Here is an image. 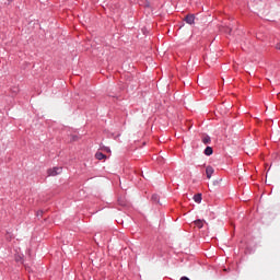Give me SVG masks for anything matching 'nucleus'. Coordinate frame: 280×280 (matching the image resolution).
I'll use <instances>...</instances> for the list:
<instances>
[{
  "label": "nucleus",
  "mask_w": 280,
  "mask_h": 280,
  "mask_svg": "<svg viewBox=\"0 0 280 280\" xmlns=\"http://www.w3.org/2000/svg\"><path fill=\"white\" fill-rule=\"evenodd\" d=\"M58 174H62V167H54L48 170V176H58Z\"/></svg>",
  "instance_id": "f257e3e1"
},
{
  "label": "nucleus",
  "mask_w": 280,
  "mask_h": 280,
  "mask_svg": "<svg viewBox=\"0 0 280 280\" xmlns=\"http://www.w3.org/2000/svg\"><path fill=\"white\" fill-rule=\"evenodd\" d=\"M185 22L188 24V25H194V23H196V15L194 14H188L185 16Z\"/></svg>",
  "instance_id": "f03ea898"
},
{
  "label": "nucleus",
  "mask_w": 280,
  "mask_h": 280,
  "mask_svg": "<svg viewBox=\"0 0 280 280\" xmlns=\"http://www.w3.org/2000/svg\"><path fill=\"white\" fill-rule=\"evenodd\" d=\"M213 172H215V170H213V166H207L206 168L207 178H211V176H213Z\"/></svg>",
  "instance_id": "7ed1b4c3"
},
{
  "label": "nucleus",
  "mask_w": 280,
  "mask_h": 280,
  "mask_svg": "<svg viewBox=\"0 0 280 280\" xmlns=\"http://www.w3.org/2000/svg\"><path fill=\"white\" fill-rule=\"evenodd\" d=\"M192 200H195L197 205H200L202 202V194L194 195Z\"/></svg>",
  "instance_id": "20e7f679"
},
{
  "label": "nucleus",
  "mask_w": 280,
  "mask_h": 280,
  "mask_svg": "<svg viewBox=\"0 0 280 280\" xmlns=\"http://www.w3.org/2000/svg\"><path fill=\"white\" fill-rule=\"evenodd\" d=\"M195 226H197V229H202V226H205V220H196L195 221Z\"/></svg>",
  "instance_id": "39448f33"
},
{
  "label": "nucleus",
  "mask_w": 280,
  "mask_h": 280,
  "mask_svg": "<svg viewBox=\"0 0 280 280\" xmlns=\"http://www.w3.org/2000/svg\"><path fill=\"white\" fill-rule=\"evenodd\" d=\"M203 154H206V156H211V154H213V148L207 147L203 151Z\"/></svg>",
  "instance_id": "423d86ee"
},
{
  "label": "nucleus",
  "mask_w": 280,
  "mask_h": 280,
  "mask_svg": "<svg viewBox=\"0 0 280 280\" xmlns=\"http://www.w3.org/2000/svg\"><path fill=\"white\" fill-rule=\"evenodd\" d=\"M95 159H97V161H102V160L106 159V155L102 152H96Z\"/></svg>",
  "instance_id": "0eeeda50"
},
{
  "label": "nucleus",
  "mask_w": 280,
  "mask_h": 280,
  "mask_svg": "<svg viewBox=\"0 0 280 280\" xmlns=\"http://www.w3.org/2000/svg\"><path fill=\"white\" fill-rule=\"evenodd\" d=\"M202 143H203L205 145H209V143H211V137L205 136V137L202 138Z\"/></svg>",
  "instance_id": "6e6552de"
},
{
  "label": "nucleus",
  "mask_w": 280,
  "mask_h": 280,
  "mask_svg": "<svg viewBox=\"0 0 280 280\" xmlns=\"http://www.w3.org/2000/svg\"><path fill=\"white\" fill-rule=\"evenodd\" d=\"M151 200H152V202L159 203L160 202L159 195H156V194L152 195Z\"/></svg>",
  "instance_id": "1a4fd4ad"
},
{
  "label": "nucleus",
  "mask_w": 280,
  "mask_h": 280,
  "mask_svg": "<svg viewBox=\"0 0 280 280\" xmlns=\"http://www.w3.org/2000/svg\"><path fill=\"white\" fill-rule=\"evenodd\" d=\"M118 202L121 207H126V201H124V199H118Z\"/></svg>",
  "instance_id": "9d476101"
},
{
  "label": "nucleus",
  "mask_w": 280,
  "mask_h": 280,
  "mask_svg": "<svg viewBox=\"0 0 280 280\" xmlns=\"http://www.w3.org/2000/svg\"><path fill=\"white\" fill-rule=\"evenodd\" d=\"M276 49L280 50V43H277L275 46Z\"/></svg>",
  "instance_id": "9b49d317"
},
{
  "label": "nucleus",
  "mask_w": 280,
  "mask_h": 280,
  "mask_svg": "<svg viewBox=\"0 0 280 280\" xmlns=\"http://www.w3.org/2000/svg\"><path fill=\"white\" fill-rule=\"evenodd\" d=\"M180 280H189V278L184 276L180 278Z\"/></svg>",
  "instance_id": "f8f14e48"
},
{
  "label": "nucleus",
  "mask_w": 280,
  "mask_h": 280,
  "mask_svg": "<svg viewBox=\"0 0 280 280\" xmlns=\"http://www.w3.org/2000/svg\"><path fill=\"white\" fill-rule=\"evenodd\" d=\"M37 215H43V211H38V212H37Z\"/></svg>",
  "instance_id": "ddd939ff"
}]
</instances>
